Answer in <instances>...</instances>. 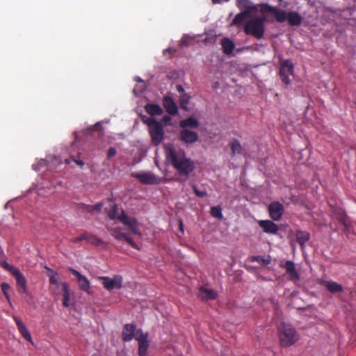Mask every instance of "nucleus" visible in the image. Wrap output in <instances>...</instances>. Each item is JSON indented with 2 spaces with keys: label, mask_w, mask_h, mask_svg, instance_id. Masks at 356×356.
<instances>
[{
  "label": "nucleus",
  "mask_w": 356,
  "mask_h": 356,
  "mask_svg": "<svg viewBox=\"0 0 356 356\" xmlns=\"http://www.w3.org/2000/svg\"><path fill=\"white\" fill-rule=\"evenodd\" d=\"M61 289L63 292V305L65 307H68L69 302L70 300V291L69 284L67 283H62L61 284Z\"/></svg>",
  "instance_id": "obj_28"
},
{
  "label": "nucleus",
  "mask_w": 356,
  "mask_h": 356,
  "mask_svg": "<svg viewBox=\"0 0 356 356\" xmlns=\"http://www.w3.org/2000/svg\"><path fill=\"white\" fill-rule=\"evenodd\" d=\"M98 279L102 280L103 286L108 291L120 289L122 286V277L120 275H115L113 278L102 276L99 277Z\"/></svg>",
  "instance_id": "obj_4"
},
{
  "label": "nucleus",
  "mask_w": 356,
  "mask_h": 356,
  "mask_svg": "<svg viewBox=\"0 0 356 356\" xmlns=\"http://www.w3.org/2000/svg\"><path fill=\"white\" fill-rule=\"evenodd\" d=\"M191 97L187 94H182L180 95L179 103L181 108L184 110H188V104H189Z\"/></svg>",
  "instance_id": "obj_31"
},
{
  "label": "nucleus",
  "mask_w": 356,
  "mask_h": 356,
  "mask_svg": "<svg viewBox=\"0 0 356 356\" xmlns=\"http://www.w3.org/2000/svg\"><path fill=\"white\" fill-rule=\"evenodd\" d=\"M91 131H102V125L100 122H97L94 126L90 128Z\"/></svg>",
  "instance_id": "obj_47"
},
{
  "label": "nucleus",
  "mask_w": 356,
  "mask_h": 356,
  "mask_svg": "<svg viewBox=\"0 0 356 356\" xmlns=\"http://www.w3.org/2000/svg\"><path fill=\"white\" fill-rule=\"evenodd\" d=\"M165 153L167 161L180 175L176 180L179 182H185L194 170V162L186 157L185 152L182 149L168 147L165 148Z\"/></svg>",
  "instance_id": "obj_1"
},
{
  "label": "nucleus",
  "mask_w": 356,
  "mask_h": 356,
  "mask_svg": "<svg viewBox=\"0 0 356 356\" xmlns=\"http://www.w3.org/2000/svg\"><path fill=\"white\" fill-rule=\"evenodd\" d=\"M137 334H138V335L135 337V339L138 342V355L146 356L147 349L149 346L148 333H144L142 330H138Z\"/></svg>",
  "instance_id": "obj_6"
},
{
  "label": "nucleus",
  "mask_w": 356,
  "mask_h": 356,
  "mask_svg": "<svg viewBox=\"0 0 356 356\" xmlns=\"http://www.w3.org/2000/svg\"><path fill=\"white\" fill-rule=\"evenodd\" d=\"M223 52L225 54H229L234 50L235 45L229 38H223L221 41Z\"/></svg>",
  "instance_id": "obj_29"
},
{
  "label": "nucleus",
  "mask_w": 356,
  "mask_h": 356,
  "mask_svg": "<svg viewBox=\"0 0 356 356\" xmlns=\"http://www.w3.org/2000/svg\"><path fill=\"white\" fill-rule=\"evenodd\" d=\"M86 238H87V232H84L80 236L72 238L71 240V241L74 243H78L83 240L86 241Z\"/></svg>",
  "instance_id": "obj_44"
},
{
  "label": "nucleus",
  "mask_w": 356,
  "mask_h": 356,
  "mask_svg": "<svg viewBox=\"0 0 356 356\" xmlns=\"http://www.w3.org/2000/svg\"><path fill=\"white\" fill-rule=\"evenodd\" d=\"M137 330L134 324H125L122 334V340L125 342L130 341L134 337L138 335Z\"/></svg>",
  "instance_id": "obj_15"
},
{
  "label": "nucleus",
  "mask_w": 356,
  "mask_h": 356,
  "mask_svg": "<svg viewBox=\"0 0 356 356\" xmlns=\"http://www.w3.org/2000/svg\"><path fill=\"white\" fill-rule=\"evenodd\" d=\"M163 104L166 111L170 114L175 115L178 113V107L172 97L165 96L163 99Z\"/></svg>",
  "instance_id": "obj_18"
},
{
  "label": "nucleus",
  "mask_w": 356,
  "mask_h": 356,
  "mask_svg": "<svg viewBox=\"0 0 356 356\" xmlns=\"http://www.w3.org/2000/svg\"><path fill=\"white\" fill-rule=\"evenodd\" d=\"M117 154V149L113 147H111L108 152H107V159H110L111 158H113V156H115Z\"/></svg>",
  "instance_id": "obj_45"
},
{
  "label": "nucleus",
  "mask_w": 356,
  "mask_h": 356,
  "mask_svg": "<svg viewBox=\"0 0 356 356\" xmlns=\"http://www.w3.org/2000/svg\"><path fill=\"white\" fill-rule=\"evenodd\" d=\"M72 161L75 162L78 165H79L81 168H82L84 165V163L83 161L81 160H76L75 159H73Z\"/></svg>",
  "instance_id": "obj_55"
},
{
  "label": "nucleus",
  "mask_w": 356,
  "mask_h": 356,
  "mask_svg": "<svg viewBox=\"0 0 356 356\" xmlns=\"http://www.w3.org/2000/svg\"><path fill=\"white\" fill-rule=\"evenodd\" d=\"M49 283L51 284L56 285V287L58 289L59 287H61V284L63 282H58V277L57 273L53 272L52 274L49 277Z\"/></svg>",
  "instance_id": "obj_35"
},
{
  "label": "nucleus",
  "mask_w": 356,
  "mask_h": 356,
  "mask_svg": "<svg viewBox=\"0 0 356 356\" xmlns=\"http://www.w3.org/2000/svg\"><path fill=\"white\" fill-rule=\"evenodd\" d=\"M229 147L231 149L232 156H234L236 154H243V148L238 140L236 138L232 140V141L229 143Z\"/></svg>",
  "instance_id": "obj_25"
},
{
  "label": "nucleus",
  "mask_w": 356,
  "mask_h": 356,
  "mask_svg": "<svg viewBox=\"0 0 356 356\" xmlns=\"http://www.w3.org/2000/svg\"><path fill=\"white\" fill-rule=\"evenodd\" d=\"M103 205V203H98L95 205H92L93 211H100L102 210Z\"/></svg>",
  "instance_id": "obj_48"
},
{
  "label": "nucleus",
  "mask_w": 356,
  "mask_h": 356,
  "mask_svg": "<svg viewBox=\"0 0 356 356\" xmlns=\"http://www.w3.org/2000/svg\"><path fill=\"white\" fill-rule=\"evenodd\" d=\"M211 215L219 220L222 219L223 215L222 213V208L220 206H215L211 208Z\"/></svg>",
  "instance_id": "obj_33"
},
{
  "label": "nucleus",
  "mask_w": 356,
  "mask_h": 356,
  "mask_svg": "<svg viewBox=\"0 0 356 356\" xmlns=\"http://www.w3.org/2000/svg\"><path fill=\"white\" fill-rule=\"evenodd\" d=\"M131 177L138 179L143 184H157L159 179L152 172H132Z\"/></svg>",
  "instance_id": "obj_9"
},
{
  "label": "nucleus",
  "mask_w": 356,
  "mask_h": 356,
  "mask_svg": "<svg viewBox=\"0 0 356 356\" xmlns=\"http://www.w3.org/2000/svg\"><path fill=\"white\" fill-rule=\"evenodd\" d=\"M179 126L183 129H187L189 127L191 129H196L199 127V122L194 117L191 116L185 120H182L179 122Z\"/></svg>",
  "instance_id": "obj_20"
},
{
  "label": "nucleus",
  "mask_w": 356,
  "mask_h": 356,
  "mask_svg": "<svg viewBox=\"0 0 356 356\" xmlns=\"http://www.w3.org/2000/svg\"><path fill=\"white\" fill-rule=\"evenodd\" d=\"M211 1H212V3L214 4H220V3H222L225 2H228L230 0H211Z\"/></svg>",
  "instance_id": "obj_54"
},
{
  "label": "nucleus",
  "mask_w": 356,
  "mask_h": 356,
  "mask_svg": "<svg viewBox=\"0 0 356 356\" xmlns=\"http://www.w3.org/2000/svg\"><path fill=\"white\" fill-rule=\"evenodd\" d=\"M1 266L6 270L9 271L11 274H13V272H15L18 268L10 265L6 261H1Z\"/></svg>",
  "instance_id": "obj_41"
},
{
  "label": "nucleus",
  "mask_w": 356,
  "mask_h": 356,
  "mask_svg": "<svg viewBox=\"0 0 356 356\" xmlns=\"http://www.w3.org/2000/svg\"><path fill=\"white\" fill-rule=\"evenodd\" d=\"M145 109L151 116L160 115L163 113V110L161 106L155 104H147Z\"/></svg>",
  "instance_id": "obj_27"
},
{
  "label": "nucleus",
  "mask_w": 356,
  "mask_h": 356,
  "mask_svg": "<svg viewBox=\"0 0 356 356\" xmlns=\"http://www.w3.org/2000/svg\"><path fill=\"white\" fill-rule=\"evenodd\" d=\"M277 331L282 347H289L299 339V334L297 331L289 324L281 323L277 327Z\"/></svg>",
  "instance_id": "obj_2"
},
{
  "label": "nucleus",
  "mask_w": 356,
  "mask_h": 356,
  "mask_svg": "<svg viewBox=\"0 0 356 356\" xmlns=\"http://www.w3.org/2000/svg\"><path fill=\"white\" fill-rule=\"evenodd\" d=\"M253 261H257L258 263H260L263 264L264 266H267L270 264V261L269 259H265L262 256H254L252 259Z\"/></svg>",
  "instance_id": "obj_37"
},
{
  "label": "nucleus",
  "mask_w": 356,
  "mask_h": 356,
  "mask_svg": "<svg viewBox=\"0 0 356 356\" xmlns=\"http://www.w3.org/2000/svg\"><path fill=\"white\" fill-rule=\"evenodd\" d=\"M177 90L181 95L185 94L184 88L181 85H177L176 86Z\"/></svg>",
  "instance_id": "obj_50"
},
{
  "label": "nucleus",
  "mask_w": 356,
  "mask_h": 356,
  "mask_svg": "<svg viewBox=\"0 0 356 356\" xmlns=\"http://www.w3.org/2000/svg\"><path fill=\"white\" fill-rule=\"evenodd\" d=\"M264 23V17L252 18L245 23L243 31L246 35H252L257 39H261L265 32Z\"/></svg>",
  "instance_id": "obj_3"
},
{
  "label": "nucleus",
  "mask_w": 356,
  "mask_h": 356,
  "mask_svg": "<svg viewBox=\"0 0 356 356\" xmlns=\"http://www.w3.org/2000/svg\"><path fill=\"white\" fill-rule=\"evenodd\" d=\"M336 218L340 223H344L347 220V216L344 211L339 209L336 213Z\"/></svg>",
  "instance_id": "obj_36"
},
{
  "label": "nucleus",
  "mask_w": 356,
  "mask_h": 356,
  "mask_svg": "<svg viewBox=\"0 0 356 356\" xmlns=\"http://www.w3.org/2000/svg\"><path fill=\"white\" fill-rule=\"evenodd\" d=\"M179 229L184 232V225L182 220H179Z\"/></svg>",
  "instance_id": "obj_56"
},
{
  "label": "nucleus",
  "mask_w": 356,
  "mask_h": 356,
  "mask_svg": "<svg viewBox=\"0 0 356 356\" xmlns=\"http://www.w3.org/2000/svg\"><path fill=\"white\" fill-rule=\"evenodd\" d=\"M151 141L153 145L158 146L163 141L164 138L163 126L161 123L153 127L149 130Z\"/></svg>",
  "instance_id": "obj_10"
},
{
  "label": "nucleus",
  "mask_w": 356,
  "mask_h": 356,
  "mask_svg": "<svg viewBox=\"0 0 356 356\" xmlns=\"http://www.w3.org/2000/svg\"><path fill=\"white\" fill-rule=\"evenodd\" d=\"M193 190L195 195L198 197H204L207 195V192L204 191H200L195 185H193Z\"/></svg>",
  "instance_id": "obj_40"
},
{
  "label": "nucleus",
  "mask_w": 356,
  "mask_h": 356,
  "mask_svg": "<svg viewBox=\"0 0 356 356\" xmlns=\"http://www.w3.org/2000/svg\"><path fill=\"white\" fill-rule=\"evenodd\" d=\"M236 6L241 10H248L249 13L257 10V8L252 5L250 0H236Z\"/></svg>",
  "instance_id": "obj_23"
},
{
  "label": "nucleus",
  "mask_w": 356,
  "mask_h": 356,
  "mask_svg": "<svg viewBox=\"0 0 356 356\" xmlns=\"http://www.w3.org/2000/svg\"><path fill=\"white\" fill-rule=\"evenodd\" d=\"M200 296L203 300H214L217 297V293L213 289L202 286L200 289Z\"/></svg>",
  "instance_id": "obj_24"
},
{
  "label": "nucleus",
  "mask_w": 356,
  "mask_h": 356,
  "mask_svg": "<svg viewBox=\"0 0 356 356\" xmlns=\"http://www.w3.org/2000/svg\"><path fill=\"white\" fill-rule=\"evenodd\" d=\"M179 136L180 140L187 144L194 143L199 138L197 132L188 129H182L180 131Z\"/></svg>",
  "instance_id": "obj_16"
},
{
  "label": "nucleus",
  "mask_w": 356,
  "mask_h": 356,
  "mask_svg": "<svg viewBox=\"0 0 356 356\" xmlns=\"http://www.w3.org/2000/svg\"><path fill=\"white\" fill-rule=\"evenodd\" d=\"M79 209L86 211L88 212H92V205L86 204L83 203L79 204Z\"/></svg>",
  "instance_id": "obj_46"
},
{
  "label": "nucleus",
  "mask_w": 356,
  "mask_h": 356,
  "mask_svg": "<svg viewBox=\"0 0 356 356\" xmlns=\"http://www.w3.org/2000/svg\"><path fill=\"white\" fill-rule=\"evenodd\" d=\"M136 80H137L138 81H142V79H141L140 78H139V77H138Z\"/></svg>",
  "instance_id": "obj_58"
},
{
  "label": "nucleus",
  "mask_w": 356,
  "mask_h": 356,
  "mask_svg": "<svg viewBox=\"0 0 356 356\" xmlns=\"http://www.w3.org/2000/svg\"><path fill=\"white\" fill-rule=\"evenodd\" d=\"M73 159L71 158V159H65V162L66 164H69L70 163V161L72 160Z\"/></svg>",
  "instance_id": "obj_57"
},
{
  "label": "nucleus",
  "mask_w": 356,
  "mask_h": 356,
  "mask_svg": "<svg viewBox=\"0 0 356 356\" xmlns=\"http://www.w3.org/2000/svg\"><path fill=\"white\" fill-rule=\"evenodd\" d=\"M318 283L321 285L324 286L330 293H338L342 292L343 288L341 284L333 282V281H327L323 279L318 280Z\"/></svg>",
  "instance_id": "obj_17"
},
{
  "label": "nucleus",
  "mask_w": 356,
  "mask_h": 356,
  "mask_svg": "<svg viewBox=\"0 0 356 356\" xmlns=\"http://www.w3.org/2000/svg\"><path fill=\"white\" fill-rule=\"evenodd\" d=\"M267 10L268 12H270L274 15L278 10V8L273 7V6H268Z\"/></svg>",
  "instance_id": "obj_52"
},
{
  "label": "nucleus",
  "mask_w": 356,
  "mask_h": 356,
  "mask_svg": "<svg viewBox=\"0 0 356 356\" xmlns=\"http://www.w3.org/2000/svg\"><path fill=\"white\" fill-rule=\"evenodd\" d=\"M118 220L124 225H127L132 234L136 235L140 234L139 224L136 218L129 217L125 214L124 211H122V214L118 216Z\"/></svg>",
  "instance_id": "obj_5"
},
{
  "label": "nucleus",
  "mask_w": 356,
  "mask_h": 356,
  "mask_svg": "<svg viewBox=\"0 0 356 356\" xmlns=\"http://www.w3.org/2000/svg\"><path fill=\"white\" fill-rule=\"evenodd\" d=\"M268 209L269 216L273 220L279 221L281 220L284 211L282 204L277 201H273L269 204Z\"/></svg>",
  "instance_id": "obj_8"
},
{
  "label": "nucleus",
  "mask_w": 356,
  "mask_h": 356,
  "mask_svg": "<svg viewBox=\"0 0 356 356\" xmlns=\"http://www.w3.org/2000/svg\"><path fill=\"white\" fill-rule=\"evenodd\" d=\"M144 123L146 124L148 126L149 130L152 129L153 127H156L161 122L156 120L154 118L150 117L147 118L146 120H144Z\"/></svg>",
  "instance_id": "obj_38"
},
{
  "label": "nucleus",
  "mask_w": 356,
  "mask_h": 356,
  "mask_svg": "<svg viewBox=\"0 0 356 356\" xmlns=\"http://www.w3.org/2000/svg\"><path fill=\"white\" fill-rule=\"evenodd\" d=\"M123 240L127 241L133 248L139 250L138 245L127 234L125 235V237H124Z\"/></svg>",
  "instance_id": "obj_43"
},
{
  "label": "nucleus",
  "mask_w": 356,
  "mask_h": 356,
  "mask_svg": "<svg viewBox=\"0 0 356 356\" xmlns=\"http://www.w3.org/2000/svg\"><path fill=\"white\" fill-rule=\"evenodd\" d=\"M118 210V209L117 205H115V204L113 205V208L108 212V216L111 219H112V220H114L116 218L118 219V217L117 216Z\"/></svg>",
  "instance_id": "obj_42"
},
{
  "label": "nucleus",
  "mask_w": 356,
  "mask_h": 356,
  "mask_svg": "<svg viewBox=\"0 0 356 356\" xmlns=\"http://www.w3.org/2000/svg\"><path fill=\"white\" fill-rule=\"evenodd\" d=\"M86 241L91 244L95 245L97 246H99L103 244V241L98 238L97 236L91 234L87 233V238Z\"/></svg>",
  "instance_id": "obj_32"
},
{
  "label": "nucleus",
  "mask_w": 356,
  "mask_h": 356,
  "mask_svg": "<svg viewBox=\"0 0 356 356\" xmlns=\"http://www.w3.org/2000/svg\"><path fill=\"white\" fill-rule=\"evenodd\" d=\"M1 288L8 302H10V297L9 293H8V290L10 289V285L6 282H3L1 284Z\"/></svg>",
  "instance_id": "obj_39"
},
{
  "label": "nucleus",
  "mask_w": 356,
  "mask_h": 356,
  "mask_svg": "<svg viewBox=\"0 0 356 356\" xmlns=\"http://www.w3.org/2000/svg\"><path fill=\"white\" fill-rule=\"evenodd\" d=\"M258 224L266 234L276 235L279 231L278 225L272 220H261L258 222Z\"/></svg>",
  "instance_id": "obj_13"
},
{
  "label": "nucleus",
  "mask_w": 356,
  "mask_h": 356,
  "mask_svg": "<svg viewBox=\"0 0 356 356\" xmlns=\"http://www.w3.org/2000/svg\"><path fill=\"white\" fill-rule=\"evenodd\" d=\"M344 227L345 231L348 232L350 230V224L347 221H344V223H341Z\"/></svg>",
  "instance_id": "obj_51"
},
{
  "label": "nucleus",
  "mask_w": 356,
  "mask_h": 356,
  "mask_svg": "<svg viewBox=\"0 0 356 356\" xmlns=\"http://www.w3.org/2000/svg\"><path fill=\"white\" fill-rule=\"evenodd\" d=\"M171 120V118L168 115H165L163 117V122L167 124H168Z\"/></svg>",
  "instance_id": "obj_53"
},
{
  "label": "nucleus",
  "mask_w": 356,
  "mask_h": 356,
  "mask_svg": "<svg viewBox=\"0 0 356 356\" xmlns=\"http://www.w3.org/2000/svg\"><path fill=\"white\" fill-rule=\"evenodd\" d=\"M293 72V65L289 60L283 61L280 67V76L282 81L285 85L290 83L289 75H292Z\"/></svg>",
  "instance_id": "obj_7"
},
{
  "label": "nucleus",
  "mask_w": 356,
  "mask_h": 356,
  "mask_svg": "<svg viewBox=\"0 0 356 356\" xmlns=\"http://www.w3.org/2000/svg\"><path fill=\"white\" fill-rule=\"evenodd\" d=\"M250 13H248V10L246 11H242L239 13H238L234 18L233 19L232 22V25H235L238 27L242 26L243 24H245L244 22L247 18V17Z\"/></svg>",
  "instance_id": "obj_26"
},
{
  "label": "nucleus",
  "mask_w": 356,
  "mask_h": 356,
  "mask_svg": "<svg viewBox=\"0 0 356 356\" xmlns=\"http://www.w3.org/2000/svg\"><path fill=\"white\" fill-rule=\"evenodd\" d=\"M274 16L277 22H284L286 19L287 13L283 10L278 9Z\"/></svg>",
  "instance_id": "obj_34"
},
{
  "label": "nucleus",
  "mask_w": 356,
  "mask_h": 356,
  "mask_svg": "<svg viewBox=\"0 0 356 356\" xmlns=\"http://www.w3.org/2000/svg\"><path fill=\"white\" fill-rule=\"evenodd\" d=\"M68 270L73 275L76 277L79 288L82 291H84L90 294V282L88 280V279L86 276L81 275L79 271H77L76 270H75L72 268H69Z\"/></svg>",
  "instance_id": "obj_11"
},
{
  "label": "nucleus",
  "mask_w": 356,
  "mask_h": 356,
  "mask_svg": "<svg viewBox=\"0 0 356 356\" xmlns=\"http://www.w3.org/2000/svg\"><path fill=\"white\" fill-rule=\"evenodd\" d=\"M13 319L17 325L19 332H20L23 338L29 341H31V334L27 327H26V325L17 316H14Z\"/></svg>",
  "instance_id": "obj_19"
},
{
  "label": "nucleus",
  "mask_w": 356,
  "mask_h": 356,
  "mask_svg": "<svg viewBox=\"0 0 356 356\" xmlns=\"http://www.w3.org/2000/svg\"><path fill=\"white\" fill-rule=\"evenodd\" d=\"M280 266L286 270V273L289 275V280L296 282L300 280V275L297 271L295 264L292 261H286L284 264Z\"/></svg>",
  "instance_id": "obj_12"
},
{
  "label": "nucleus",
  "mask_w": 356,
  "mask_h": 356,
  "mask_svg": "<svg viewBox=\"0 0 356 356\" xmlns=\"http://www.w3.org/2000/svg\"><path fill=\"white\" fill-rule=\"evenodd\" d=\"M180 44L182 46H188L189 45V41L186 38H182L180 40Z\"/></svg>",
  "instance_id": "obj_49"
},
{
  "label": "nucleus",
  "mask_w": 356,
  "mask_h": 356,
  "mask_svg": "<svg viewBox=\"0 0 356 356\" xmlns=\"http://www.w3.org/2000/svg\"><path fill=\"white\" fill-rule=\"evenodd\" d=\"M108 231L111 232V234L118 241L123 240L126 235V234L122 232V229L119 227L108 228Z\"/></svg>",
  "instance_id": "obj_30"
},
{
  "label": "nucleus",
  "mask_w": 356,
  "mask_h": 356,
  "mask_svg": "<svg viewBox=\"0 0 356 356\" xmlns=\"http://www.w3.org/2000/svg\"><path fill=\"white\" fill-rule=\"evenodd\" d=\"M17 282V291L19 293H27V286H26V280L24 275L20 272L19 269L13 272L12 274Z\"/></svg>",
  "instance_id": "obj_14"
},
{
  "label": "nucleus",
  "mask_w": 356,
  "mask_h": 356,
  "mask_svg": "<svg viewBox=\"0 0 356 356\" xmlns=\"http://www.w3.org/2000/svg\"><path fill=\"white\" fill-rule=\"evenodd\" d=\"M280 1H282V0H279Z\"/></svg>",
  "instance_id": "obj_59"
},
{
  "label": "nucleus",
  "mask_w": 356,
  "mask_h": 356,
  "mask_svg": "<svg viewBox=\"0 0 356 356\" xmlns=\"http://www.w3.org/2000/svg\"><path fill=\"white\" fill-rule=\"evenodd\" d=\"M286 19L291 26H299L302 21V16L294 11H290L287 13Z\"/></svg>",
  "instance_id": "obj_21"
},
{
  "label": "nucleus",
  "mask_w": 356,
  "mask_h": 356,
  "mask_svg": "<svg viewBox=\"0 0 356 356\" xmlns=\"http://www.w3.org/2000/svg\"><path fill=\"white\" fill-rule=\"evenodd\" d=\"M296 241L298 244L303 248L305 244L309 240L310 234L307 231L298 229L296 232Z\"/></svg>",
  "instance_id": "obj_22"
}]
</instances>
